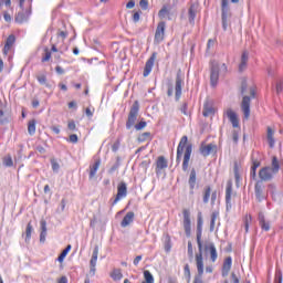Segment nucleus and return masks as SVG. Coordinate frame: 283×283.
Masks as SVG:
<instances>
[{
  "instance_id": "obj_46",
  "label": "nucleus",
  "mask_w": 283,
  "mask_h": 283,
  "mask_svg": "<svg viewBox=\"0 0 283 283\" xmlns=\"http://www.w3.org/2000/svg\"><path fill=\"white\" fill-rule=\"evenodd\" d=\"M3 165L4 167H12L14 165V161H12V157L11 156L4 157Z\"/></svg>"
},
{
  "instance_id": "obj_9",
  "label": "nucleus",
  "mask_w": 283,
  "mask_h": 283,
  "mask_svg": "<svg viewBox=\"0 0 283 283\" xmlns=\"http://www.w3.org/2000/svg\"><path fill=\"white\" fill-rule=\"evenodd\" d=\"M184 216V230L187 235V238H191V212L189 209L182 210Z\"/></svg>"
},
{
  "instance_id": "obj_4",
  "label": "nucleus",
  "mask_w": 283,
  "mask_h": 283,
  "mask_svg": "<svg viewBox=\"0 0 283 283\" xmlns=\"http://www.w3.org/2000/svg\"><path fill=\"white\" fill-rule=\"evenodd\" d=\"M227 72H229V69L227 67V64L218 63L216 60L210 61V85L212 87H216L218 85V81H220V76H227Z\"/></svg>"
},
{
  "instance_id": "obj_56",
  "label": "nucleus",
  "mask_w": 283,
  "mask_h": 283,
  "mask_svg": "<svg viewBox=\"0 0 283 283\" xmlns=\"http://www.w3.org/2000/svg\"><path fill=\"white\" fill-rule=\"evenodd\" d=\"M187 107H188V104L185 102V103L181 105V108H180L181 114H184L185 116H188V115H189V114L187 113Z\"/></svg>"
},
{
  "instance_id": "obj_54",
  "label": "nucleus",
  "mask_w": 283,
  "mask_h": 283,
  "mask_svg": "<svg viewBox=\"0 0 283 283\" xmlns=\"http://www.w3.org/2000/svg\"><path fill=\"white\" fill-rule=\"evenodd\" d=\"M210 199H211V205H216V200L218 199V192L213 191L212 193L210 192Z\"/></svg>"
},
{
  "instance_id": "obj_60",
  "label": "nucleus",
  "mask_w": 283,
  "mask_h": 283,
  "mask_svg": "<svg viewBox=\"0 0 283 283\" xmlns=\"http://www.w3.org/2000/svg\"><path fill=\"white\" fill-rule=\"evenodd\" d=\"M70 143H78V136L76 134L70 135Z\"/></svg>"
},
{
  "instance_id": "obj_33",
  "label": "nucleus",
  "mask_w": 283,
  "mask_h": 283,
  "mask_svg": "<svg viewBox=\"0 0 283 283\" xmlns=\"http://www.w3.org/2000/svg\"><path fill=\"white\" fill-rule=\"evenodd\" d=\"M220 217V212L213 211L211 213V220H210V231L213 232L216 230V221Z\"/></svg>"
},
{
  "instance_id": "obj_52",
  "label": "nucleus",
  "mask_w": 283,
  "mask_h": 283,
  "mask_svg": "<svg viewBox=\"0 0 283 283\" xmlns=\"http://www.w3.org/2000/svg\"><path fill=\"white\" fill-rule=\"evenodd\" d=\"M139 6L142 10H147V8H149V2L147 0H140Z\"/></svg>"
},
{
  "instance_id": "obj_12",
  "label": "nucleus",
  "mask_w": 283,
  "mask_h": 283,
  "mask_svg": "<svg viewBox=\"0 0 283 283\" xmlns=\"http://www.w3.org/2000/svg\"><path fill=\"white\" fill-rule=\"evenodd\" d=\"M96 262H98V245L93 249L92 258L90 260V275L94 277L96 275Z\"/></svg>"
},
{
  "instance_id": "obj_22",
  "label": "nucleus",
  "mask_w": 283,
  "mask_h": 283,
  "mask_svg": "<svg viewBox=\"0 0 283 283\" xmlns=\"http://www.w3.org/2000/svg\"><path fill=\"white\" fill-rule=\"evenodd\" d=\"M258 220L262 231H271V222L266 221L264 212H259Z\"/></svg>"
},
{
  "instance_id": "obj_63",
  "label": "nucleus",
  "mask_w": 283,
  "mask_h": 283,
  "mask_svg": "<svg viewBox=\"0 0 283 283\" xmlns=\"http://www.w3.org/2000/svg\"><path fill=\"white\" fill-rule=\"evenodd\" d=\"M249 220L251 221V217H247L244 220L245 233H249Z\"/></svg>"
},
{
  "instance_id": "obj_53",
  "label": "nucleus",
  "mask_w": 283,
  "mask_h": 283,
  "mask_svg": "<svg viewBox=\"0 0 283 283\" xmlns=\"http://www.w3.org/2000/svg\"><path fill=\"white\" fill-rule=\"evenodd\" d=\"M67 127L71 132H76V123L74 120H70Z\"/></svg>"
},
{
  "instance_id": "obj_42",
  "label": "nucleus",
  "mask_w": 283,
  "mask_h": 283,
  "mask_svg": "<svg viewBox=\"0 0 283 283\" xmlns=\"http://www.w3.org/2000/svg\"><path fill=\"white\" fill-rule=\"evenodd\" d=\"M32 238V222H29L27 224V230H25V242Z\"/></svg>"
},
{
  "instance_id": "obj_13",
  "label": "nucleus",
  "mask_w": 283,
  "mask_h": 283,
  "mask_svg": "<svg viewBox=\"0 0 283 283\" xmlns=\"http://www.w3.org/2000/svg\"><path fill=\"white\" fill-rule=\"evenodd\" d=\"M221 19H222V28L224 30V32H227V28H228V22L227 19H229V12H230V8H229V2H221Z\"/></svg>"
},
{
  "instance_id": "obj_30",
  "label": "nucleus",
  "mask_w": 283,
  "mask_h": 283,
  "mask_svg": "<svg viewBox=\"0 0 283 283\" xmlns=\"http://www.w3.org/2000/svg\"><path fill=\"white\" fill-rule=\"evenodd\" d=\"M211 198V186H206L202 191V202L203 205H209V199Z\"/></svg>"
},
{
  "instance_id": "obj_11",
  "label": "nucleus",
  "mask_w": 283,
  "mask_h": 283,
  "mask_svg": "<svg viewBox=\"0 0 283 283\" xmlns=\"http://www.w3.org/2000/svg\"><path fill=\"white\" fill-rule=\"evenodd\" d=\"M275 175H277V174L273 172V170L271 169V166H265V167L261 168L259 171V178L263 182H269V180H273V176H275Z\"/></svg>"
},
{
  "instance_id": "obj_57",
  "label": "nucleus",
  "mask_w": 283,
  "mask_h": 283,
  "mask_svg": "<svg viewBox=\"0 0 283 283\" xmlns=\"http://www.w3.org/2000/svg\"><path fill=\"white\" fill-rule=\"evenodd\" d=\"M256 171H258V168H253L252 166H251V170H250V178H253V180H255V178H256Z\"/></svg>"
},
{
  "instance_id": "obj_37",
  "label": "nucleus",
  "mask_w": 283,
  "mask_h": 283,
  "mask_svg": "<svg viewBox=\"0 0 283 283\" xmlns=\"http://www.w3.org/2000/svg\"><path fill=\"white\" fill-rule=\"evenodd\" d=\"M111 277L113 280H115V282L118 281V280H123V272H120V269H115L111 273Z\"/></svg>"
},
{
  "instance_id": "obj_50",
  "label": "nucleus",
  "mask_w": 283,
  "mask_h": 283,
  "mask_svg": "<svg viewBox=\"0 0 283 283\" xmlns=\"http://www.w3.org/2000/svg\"><path fill=\"white\" fill-rule=\"evenodd\" d=\"M188 255L190 260H193V244L191 243V241L188 242Z\"/></svg>"
},
{
  "instance_id": "obj_51",
  "label": "nucleus",
  "mask_w": 283,
  "mask_h": 283,
  "mask_svg": "<svg viewBox=\"0 0 283 283\" xmlns=\"http://www.w3.org/2000/svg\"><path fill=\"white\" fill-rule=\"evenodd\" d=\"M282 90H283V83H282L281 80H279V81L276 82V85H275L276 94H280V93L282 92Z\"/></svg>"
},
{
  "instance_id": "obj_25",
  "label": "nucleus",
  "mask_w": 283,
  "mask_h": 283,
  "mask_svg": "<svg viewBox=\"0 0 283 283\" xmlns=\"http://www.w3.org/2000/svg\"><path fill=\"white\" fill-rule=\"evenodd\" d=\"M134 218H135V214L133 211L127 212L120 222V227H123L124 229L125 227H129V224L134 222Z\"/></svg>"
},
{
  "instance_id": "obj_39",
  "label": "nucleus",
  "mask_w": 283,
  "mask_h": 283,
  "mask_svg": "<svg viewBox=\"0 0 283 283\" xmlns=\"http://www.w3.org/2000/svg\"><path fill=\"white\" fill-rule=\"evenodd\" d=\"M144 282L146 283H154V275L151 274V272H149V270L144 271Z\"/></svg>"
},
{
  "instance_id": "obj_35",
  "label": "nucleus",
  "mask_w": 283,
  "mask_h": 283,
  "mask_svg": "<svg viewBox=\"0 0 283 283\" xmlns=\"http://www.w3.org/2000/svg\"><path fill=\"white\" fill-rule=\"evenodd\" d=\"M28 132L30 136H34L36 134V120L31 119L28 124Z\"/></svg>"
},
{
  "instance_id": "obj_49",
  "label": "nucleus",
  "mask_w": 283,
  "mask_h": 283,
  "mask_svg": "<svg viewBox=\"0 0 283 283\" xmlns=\"http://www.w3.org/2000/svg\"><path fill=\"white\" fill-rule=\"evenodd\" d=\"M145 127H147V122H144V120H142V122H139L138 124L135 125V129L137 132H140V129H145Z\"/></svg>"
},
{
  "instance_id": "obj_58",
  "label": "nucleus",
  "mask_w": 283,
  "mask_h": 283,
  "mask_svg": "<svg viewBox=\"0 0 283 283\" xmlns=\"http://www.w3.org/2000/svg\"><path fill=\"white\" fill-rule=\"evenodd\" d=\"M133 21L134 23H138L140 21V12L137 11L133 14Z\"/></svg>"
},
{
  "instance_id": "obj_26",
  "label": "nucleus",
  "mask_w": 283,
  "mask_h": 283,
  "mask_svg": "<svg viewBox=\"0 0 283 283\" xmlns=\"http://www.w3.org/2000/svg\"><path fill=\"white\" fill-rule=\"evenodd\" d=\"M14 41H17V38L13 34L7 38V41L3 48V54H8V52H10L12 45H14Z\"/></svg>"
},
{
  "instance_id": "obj_48",
  "label": "nucleus",
  "mask_w": 283,
  "mask_h": 283,
  "mask_svg": "<svg viewBox=\"0 0 283 283\" xmlns=\"http://www.w3.org/2000/svg\"><path fill=\"white\" fill-rule=\"evenodd\" d=\"M52 59V52H50L48 49H45L44 56L42 57V63H48Z\"/></svg>"
},
{
  "instance_id": "obj_44",
  "label": "nucleus",
  "mask_w": 283,
  "mask_h": 283,
  "mask_svg": "<svg viewBox=\"0 0 283 283\" xmlns=\"http://www.w3.org/2000/svg\"><path fill=\"white\" fill-rule=\"evenodd\" d=\"M184 273L187 277V282H191V270L189 269V264H186L184 268Z\"/></svg>"
},
{
  "instance_id": "obj_15",
  "label": "nucleus",
  "mask_w": 283,
  "mask_h": 283,
  "mask_svg": "<svg viewBox=\"0 0 283 283\" xmlns=\"http://www.w3.org/2000/svg\"><path fill=\"white\" fill-rule=\"evenodd\" d=\"M30 14H31L30 10L22 9L14 17L15 23H20V24L28 23V20L30 19Z\"/></svg>"
},
{
  "instance_id": "obj_36",
  "label": "nucleus",
  "mask_w": 283,
  "mask_h": 283,
  "mask_svg": "<svg viewBox=\"0 0 283 283\" xmlns=\"http://www.w3.org/2000/svg\"><path fill=\"white\" fill-rule=\"evenodd\" d=\"M70 251H72V245L69 244L59 255L57 258V262H63V260H65V258H67V253H70Z\"/></svg>"
},
{
  "instance_id": "obj_16",
  "label": "nucleus",
  "mask_w": 283,
  "mask_h": 283,
  "mask_svg": "<svg viewBox=\"0 0 283 283\" xmlns=\"http://www.w3.org/2000/svg\"><path fill=\"white\" fill-rule=\"evenodd\" d=\"M167 167H169V161H167L165 156H159L156 160V168H155L157 176L161 174L163 169H167Z\"/></svg>"
},
{
  "instance_id": "obj_5",
  "label": "nucleus",
  "mask_w": 283,
  "mask_h": 283,
  "mask_svg": "<svg viewBox=\"0 0 283 283\" xmlns=\"http://www.w3.org/2000/svg\"><path fill=\"white\" fill-rule=\"evenodd\" d=\"M140 109V105L138 102H135L129 111L128 118L126 122V129H130L136 125V120H138V111Z\"/></svg>"
},
{
  "instance_id": "obj_20",
  "label": "nucleus",
  "mask_w": 283,
  "mask_h": 283,
  "mask_svg": "<svg viewBox=\"0 0 283 283\" xmlns=\"http://www.w3.org/2000/svg\"><path fill=\"white\" fill-rule=\"evenodd\" d=\"M197 14H198V4H196V3L190 4V7L188 9V19H189V23H191V25H193V23H196Z\"/></svg>"
},
{
  "instance_id": "obj_62",
  "label": "nucleus",
  "mask_w": 283,
  "mask_h": 283,
  "mask_svg": "<svg viewBox=\"0 0 283 283\" xmlns=\"http://www.w3.org/2000/svg\"><path fill=\"white\" fill-rule=\"evenodd\" d=\"M268 191H270V193L274 195L275 193V185L274 184H269L268 185Z\"/></svg>"
},
{
  "instance_id": "obj_34",
  "label": "nucleus",
  "mask_w": 283,
  "mask_h": 283,
  "mask_svg": "<svg viewBox=\"0 0 283 283\" xmlns=\"http://www.w3.org/2000/svg\"><path fill=\"white\" fill-rule=\"evenodd\" d=\"M188 185L190 189H196V168H192L190 171Z\"/></svg>"
},
{
  "instance_id": "obj_43",
  "label": "nucleus",
  "mask_w": 283,
  "mask_h": 283,
  "mask_svg": "<svg viewBox=\"0 0 283 283\" xmlns=\"http://www.w3.org/2000/svg\"><path fill=\"white\" fill-rule=\"evenodd\" d=\"M151 137V133L146 132L138 136V143H145V140H148V138Z\"/></svg>"
},
{
  "instance_id": "obj_41",
  "label": "nucleus",
  "mask_w": 283,
  "mask_h": 283,
  "mask_svg": "<svg viewBox=\"0 0 283 283\" xmlns=\"http://www.w3.org/2000/svg\"><path fill=\"white\" fill-rule=\"evenodd\" d=\"M210 260L211 262H216V260H218V250L213 245L210 247Z\"/></svg>"
},
{
  "instance_id": "obj_64",
  "label": "nucleus",
  "mask_w": 283,
  "mask_h": 283,
  "mask_svg": "<svg viewBox=\"0 0 283 283\" xmlns=\"http://www.w3.org/2000/svg\"><path fill=\"white\" fill-rule=\"evenodd\" d=\"M231 280L232 283H240V279L238 277V275L234 274V272L231 273Z\"/></svg>"
},
{
  "instance_id": "obj_8",
  "label": "nucleus",
  "mask_w": 283,
  "mask_h": 283,
  "mask_svg": "<svg viewBox=\"0 0 283 283\" xmlns=\"http://www.w3.org/2000/svg\"><path fill=\"white\" fill-rule=\"evenodd\" d=\"M123 198H127V184L125 181L117 185V195L113 200L112 206L114 207V205L123 200Z\"/></svg>"
},
{
  "instance_id": "obj_10",
  "label": "nucleus",
  "mask_w": 283,
  "mask_h": 283,
  "mask_svg": "<svg viewBox=\"0 0 283 283\" xmlns=\"http://www.w3.org/2000/svg\"><path fill=\"white\" fill-rule=\"evenodd\" d=\"M167 28V23L165 21H160L157 24V29L155 31V39L154 41L156 43H163V41H165V30Z\"/></svg>"
},
{
  "instance_id": "obj_2",
  "label": "nucleus",
  "mask_w": 283,
  "mask_h": 283,
  "mask_svg": "<svg viewBox=\"0 0 283 283\" xmlns=\"http://www.w3.org/2000/svg\"><path fill=\"white\" fill-rule=\"evenodd\" d=\"M192 153L193 145L189 143V137H187V135H184L178 144L176 158L177 165H180V160H182L184 155L182 171H187V169H189V160H191Z\"/></svg>"
},
{
  "instance_id": "obj_32",
  "label": "nucleus",
  "mask_w": 283,
  "mask_h": 283,
  "mask_svg": "<svg viewBox=\"0 0 283 283\" xmlns=\"http://www.w3.org/2000/svg\"><path fill=\"white\" fill-rule=\"evenodd\" d=\"M171 14V7L165 4L158 12L159 19H165L166 17H169Z\"/></svg>"
},
{
  "instance_id": "obj_21",
  "label": "nucleus",
  "mask_w": 283,
  "mask_h": 283,
  "mask_svg": "<svg viewBox=\"0 0 283 283\" xmlns=\"http://www.w3.org/2000/svg\"><path fill=\"white\" fill-rule=\"evenodd\" d=\"M202 114L206 118H208V116H213V114H216V108H213V103H211L210 101H206V103L203 104Z\"/></svg>"
},
{
  "instance_id": "obj_31",
  "label": "nucleus",
  "mask_w": 283,
  "mask_h": 283,
  "mask_svg": "<svg viewBox=\"0 0 283 283\" xmlns=\"http://www.w3.org/2000/svg\"><path fill=\"white\" fill-rule=\"evenodd\" d=\"M270 169L273 171V174L280 172V159H277L276 156L272 157Z\"/></svg>"
},
{
  "instance_id": "obj_23",
  "label": "nucleus",
  "mask_w": 283,
  "mask_h": 283,
  "mask_svg": "<svg viewBox=\"0 0 283 283\" xmlns=\"http://www.w3.org/2000/svg\"><path fill=\"white\" fill-rule=\"evenodd\" d=\"M231 193H233V185L230 181L226 188V207L228 210L231 209Z\"/></svg>"
},
{
  "instance_id": "obj_38",
  "label": "nucleus",
  "mask_w": 283,
  "mask_h": 283,
  "mask_svg": "<svg viewBox=\"0 0 283 283\" xmlns=\"http://www.w3.org/2000/svg\"><path fill=\"white\" fill-rule=\"evenodd\" d=\"M36 81L40 83V85H45L48 87V75L45 73L38 74Z\"/></svg>"
},
{
  "instance_id": "obj_7",
  "label": "nucleus",
  "mask_w": 283,
  "mask_h": 283,
  "mask_svg": "<svg viewBox=\"0 0 283 283\" xmlns=\"http://www.w3.org/2000/svg\"><path fill=\"white\" fill-rule=\"evenodd\" d=\"M254 196L258 202H262L263 200H266L269 198V193L264 191V185L262 181H258L254 186Z\"/></svg>"
},
{
  "instance_id": "obj_59",
  "label": "nucleus",
  "mask_w": 283,
  "mask_h": 283,
  "mask_svg": "<svg viewBox=\"0 0 283 283\" xmlns=\"http://www.w3.org/2000/svg\"><path fill=\"white\" fill-rule=\"evenodd\" d=\"M211 247H216L212 242H207L203 245V251H211Z\"/></svg>"
},
{
  "instance_id": "obj_19",
  "label": "nucleus",
  "mask_w": 283,
  "mask_h": 283,
  "mask_svg": "<svg viewBox=\"0 0 283 283\" xmlns=\"http://www.w3.org/2000/svg\"><path fill=\"white\" fill-rule=\"evenodd\" d=\"M218 146L214 144H208V145H201L200 147V154L205 157L210 156V154H213V151H217Z\"/></svg>"
},
{
  "instance_id": "obj_6",
  "label": "nucleus",
  "mask_w": 283,
  "mask_h": 283,
  "mask_svg": "<svg viewBox=\"0 0 283 283\" xmlns=\"http://www.w3.org/2000/svg\"><path fill=\"white\" fill-rule=\"evenodd\" d=\"M182 85H185V74H182V71H178L176 75V82H175V98L176 101H180V97L182 96Z\"/></svg>"
},
{
  "instance_id": "obj_14",
  "label": "nucleus",
  "mask_w": 283,
  "mask_h": 283,
  "mask_svg": "<svg viewBox=\"0 0 283 283\" xmlns=\"http://www.w3.org/2000/svg\"><path fill=\"white\" fill-rule=\"evenodd\" d=\"M156 52H154L150 57L147 60L146 64H145V67H144V73H143V76L145 78H147V76L149 74H151V70H154V63H156Z\"/></svg>"
},
{
  "instance_id": "obj_45",
  "label": "nucleus",
  "mask_w": 283,
  "mask_h": 283,
  "mask_svg": "<svg viewBox=\"0 0 283 283\" xmlns=\"http://www.w3.org/2000/svg\"><path fill=\"white\" fill-rule=\"evenodd\" d=\"M240 170L238 169V165L234 166V180L237 187L240 185Z\"/></svg>"
},
{
  "instance_id": "obj_3",
  "label": "nucleus",
  "mask_w": 283,
  "mask_h": 283,
  "mask_svg": "<svg viewBox=\"0 0 283 283\" xmlns=\"http://www.w3.org/2000/svg\"><path fill=\"white\" fill-rule=\"evenodd\" d=\"M241 94L243 96L241 109L245 118L251 116V98H255V86H249L247 80L241 82Z\"/></svg>"
},
{
  "instance_id": "obj_47",
  "label": "nucleus",
  "mask_w": 283,
  "mask_h": 283,
  "mask_svg": "<svg viewBox=\"0 0 283 283\" xmlns=\"http://www.w3.org/2000/svg\"><path fill=\"white\" fill-rule=\"evenodd\" d=\"M51 167L55 174H59V169H61V166L57 161H55V159H51Z\"/></svg>"
},
{
  "instance_id": "obj_28",
  "label": "nucleus",
  "mask_w": 283,
  "mask_h": 283,
  "mask_svg": "<svg viewBox=\"0 0 283 283\" xmlns=\"http://www.w3.org/2000/svg\"><path fill=\"white\" fill-rule=\"evenodd\" d=\"M98 167H101V159H97L93 165L90 166V180L96 177V171H98Z\"/></svg>"
},
{
  "instance_id": "obj_18",
  "label": "nucleus",
  "mask_w": 283,
  "mask_h": 283,
  "mask_svg": "<svg viewBox=\"0 0 283 283\" xmlns=\"http://www.w3.org/2000/svg\"><path fill=\"white\" fill-rule=\"evenodd\" d=\"M233 264V259L231 256H228L223 261L221 275L222 277H227L229 275V271H231V266Z\"/></svg>"
},
{
  "instance_id": "obj_40",
  "label": "nucleus",
  "mask_w": 283,
  "mask_h": 283,
  "mask_svg": "<svg viewBox=\"0 0 283 283\" xmlns=\"http://www.w3.org/2000/svg\"><path fill=\"white\" fill-rule=\"evenodd\" d=\"M120 167V157H116V163L108 169V174H114Z\"/></svg>"
},
{
  "instance_id": "obj_17",
  "label": "nucleus",
  "mask_w": 283,
  "mask_h": 283,
  "mask_svg": "<svg viewBox=\"0 0 283 283\" xmlns=\"http://www.w3.org/2000/svg\"><path fill=\"white\" fill-rule=\"evenodd\" d=\"M226 116H228L232 127H234V128L240 127V119L238 118V114H235V112H233V109L228 108L226 111Z\"/></svg>"
},
{
  "instance_id": "obj_1",
  "label": "nucleus",
  "mask_w": 283,
  "mask_h": 283,
  "mask_svg": "<svg viewBox=\"0 0 283 283\" xmlns=\"http://www.w3.org/2000/svg\"><path fill=\"white\" fill-rule=\"evenodd\" d=\"M202 213L198 214L197 219V244L199 252L196 254V264H197V273L192 283H205L202 282V275H205V259L203 254V245H202Z\"/></svg>"
},
{
  "instance_id": "obj_24",
  "label": "nucleus",
  "mask_w": 283,
  "mask_h": 283,
  "mask_svg": "<svg viewBox=\"0 0 283 283\" xmlns=\"http://www.w3.org/2000/svg\"><path fill=\"white\" fill-rule=\"evenodd\" d=\"M275 136V130L273 128H271V126H269L266 128V138H268V143L271 149H273V147H275V138L273 137Z\"/></svg>"
},
{
  "instance_id": "obj_55",
  "label": "nucleus",
  "mask_w": 283,
  "mask_h": 283,
  "mask_svg": "<svg viewBox=\"0 0 283 283\" xmlns=\"http://www.w3.org/2000/svg\"><path fill=\"white\" fill-rule=\"evenodd\" d=\"M260 165H261L260 160L255 159V157L252 156V168L258 169Z\"/></svg>"
},
{
  "instance_id": "obj_61",
  "label": "nucleus",
  "mask_w": 283,
  "mask_h": 283,
  "mask_svg": "<svg viewBox=\"0 0 283 283\" xmlns=\"http://www.w3.org/2000/svg\"><path fill=\"white\" fill-rule=\"evenodd\" d=\"M274 283H282V272L275 274Z\"/></svg>"
},
{
  "instance_id": "obj_27",
  "label": "nucleus",
  "mask_w": 283,
  "mask_h": 283,
  "mask_svg": "<svg viewBox=\"0 0 283 283\" xmlns=\"http://www.w3.org/2000/svg\"><path fill=\"white\" fill-rule=\"evenodd\" d=\"M247 63H249V51H243L241 62L239 64V71L244 72V70H247Z\"/></svg>"
},
{
  "instance_id": "obj_29",
  "label": "nucleus",
  "mask_w": 283,
  "mask_h": 283,
  "mask_svg": "<svg viewBox=\"0 0 283 283\" xmlns=\"http://www.w3.org/2000/svg\"><path fill=\"white\" fill-rule=\"evenodd\" d=\"M41 224V233H40V242H45V238L48 237V223L45 220L40 221Z\"/></svg>"
}]
</instances>
